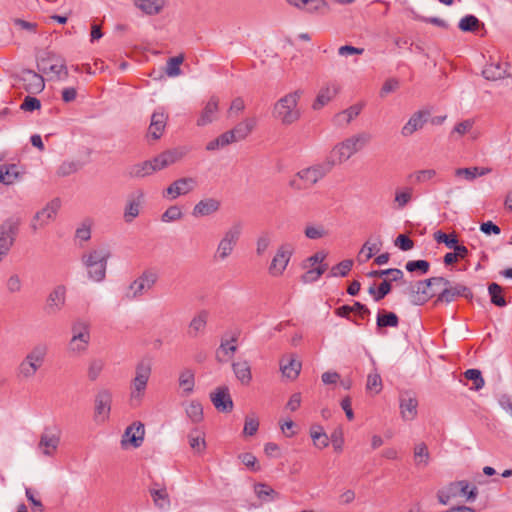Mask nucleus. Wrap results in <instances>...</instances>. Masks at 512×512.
I'll return each mask as SVG.
<instances>
[{
	"instance_id": "nucleus-1",
	"label": "nucleus",
	"mask_w": 512,
	"mask_h": 512,
	"mask_svg": "<svg viewBox=\"0 0 512 512\" xmlns=\"http://www.w3.org/2000/svg\"><path fill=\"white\" fill-rule=\"evenodd\" d=\"M111 255V249L107 244L98 245L82 255L81 262L86 268L87 276L91 281H104Z\"/></svg>"
},
{
	"instance_id": "nucleus-2",
	"label": "nucleus",
	"mask_w": 512,
	"mask_h": 512,
	"mask_svg": "<svg viewBox=\"0 0 512 512\" xmlns=\"http://www.w3.org/2000/svg\"><path fill=\"white\" fill-rule=\"evenodd\" d=\"M48 345L37 343L19 362L16 368V377L20 381L32 380L44 365L48 356Z\"/></svg>"
},
{
	"instance_id": "nucleus-3",
	"label": "nucleus",
	"mask_w": 512,
	"mask_h": 512,
	"mask_svg": "<svg viewBox=\"0 0 512 512\" xmlns=\"http://www.w3.org/2000/svg\"><path fill=\"white\" fill-rule=\"evenodd\" d=\"M371 140V135L367 132H360L344 141L336 144L328 156L329 161H333V166L342 164L350 159L358 151L362 150Z\"/></svg>"
},
{
	"instance_id": "nucleus-4",
	"label": "nucleus",
	"mask_w": 512,
	"mask_h": 512,
	"mask_svg": "<svg viewBox=\"0 0 512 512\" xmlns=\"http://www.w3.org/2000/svg\"><path fill=\"white\" fill-rule=\"evenodd\" d=\"M301 95L302 91L296 90L281 97L273 106V117L283 125H291L298 121L301 117V111L298 107Z\"/></svg>"
},
{
	"instance_id": "nucleus-5",
	"label": "nucleus",
	"mask_w": 512,
	"mask_h": 512,
	"mask_svg": "<svg viewBox=\"0 0 512 512\" xmlns=\"http://www.w3.org/2000/svg\"><path fill=\"white\" fill-rule=\"evenodd\" d=\"M333 167V161H329L327 158L323 163H318L298 171L296 178L292 179L289 185L296 190L310 188L324 178Z\"/></svg>"
},
{
	"instance_id": "nucleus-6",
	"label": "nucleus",
	"mask_w": 512,
	"mask_h": 512,
	"mask_svg": "<svg viewBox=\"0 0 512 512\" xmlns=\"http://www.w3.org/2000/svg\"><path fill=\"white\" fill-rule=\"evenodd\" d=\"M151 375V363L149 360H141L135 369V377L131 383V391H130V405L132 407H137L140 405L145 390L147 388V384Z\"/></svg>"
},
{
	"instance_id": "nucleus-7",
	"label": "nucleus",
	"mask_w": 512,
	"mask_h": 512,
	"mask_svg": "<svg viewBox=\"0 0 512 512\" xmlns=\"http://www.w3.org/2000/svg\"><path fill=\"white\" fill-rule=\"evenodd\" d=\"M72 337L68 344V351L73 355L85 352L90 342V324L82 319H77L71 326Z\"/></svg>"
},
{
	"instance_id": "nucleus-8",
	"label": "nucleus",
	"mask_w": 512,
	"mask_h": 512,
	"mask_svg": "<svg viewBox=\"0 0 512 512\" xmlns=\"http://www.w3.org/2000/svg\"><path fill=\"white\" fill-rule=\"evenodd\" d=\"M242 225L240 223L233 224L223 235L218 243L215 257L220 260L228 258L236 246L241 235Z\"/></svg>"
},
{
	"instance_id": "nucleus-9",
	"label": "nucleus",
	"mask_w": 512,
	"mask_h": 512,
	"mask_svg": "<svg viewBox=\"0 0 512 512\" xmlns=\"http://www.w3.org/2000/svg\"><path fill=\"white\" fill-rule=\"evenodd\" d=\"M112 392L107 388L98 390L94 400V420L97 423L108 421L112 406Z\"/></svg>"
},
{
	"instance_id": "nucleus-10",
	"label": "nucleus",
	"mask_w": 512,
	"mask_h": 512,
	"mask_svg": "<svg viewBox=\"0 0 512 512\" xmlns=\"http://www.w3.org/2000/svg\"><path fill=\"white\" fill-rule=\"evenodd\" d=\"M293 252H294V247L291 243L281 244L278 247V249L268 267L269 274L274 277L281 276L283 274V272L285 271Z\"/></svg>"
},
{
	"instance_id": "nucleus-11",
	"label": "nucleus",
	"mask_w": 512,
	"mask_h": 512,
	"mask_svg": "<svg viewBox=\"0 0 512 512\" xmlns=\"http://www.w3.org/2000/svg\"><path fill=\"white\" fill-rule=\"evenodd\" d=\"M197 184V180L193 177H181L163 190L162 196L169 200H175L192 192L197 187Z\"/></svg>"
},
{
	"instance_id": "nucleus-12",
	"label": "nucleus",
	"mask_w": 512,
	"mask_h": 512,
	"mask_svg": "<svg viewBox=\"0 0 512 512\" xmlns=\"http://www.w3.org/2000/svg\"><path fill=\"white\" fill-rule=\"evenodd\" d=\"M20 221L17 218H8L0 225V249L9 253L18 235Z\"/></svg>"
},
{
	"instance_id": "nucleus-13",
	"label": "nucleus",
	"mask_w": 512,
	"mask_h": 512,
	"mask_svg": "<svg viewBox=\"0 0 512 512\" xmlns=\"http://www.w3.org/2000/svg\"><path fill=\"white\" fill-rule=\"evenodd\" d=\"M60 208V200L53 199L47 205L38 211L33 217L30 227L33 232H36L38 229L46 226L50 221H52Z\"/></svg>"
},
{
	"instance_id": "nucleus-14",
	"label": "nucleus",
	"mask_w": 512,
	"mask_h": 512,
	"mask_svg": "<svg viewBox=\"0 0 512 512\" xmlns=\"http://www.w3.org/2000/svg\"><path fill=\"white\" fill-rule=\"evenodd\" d=\"M145 429L141 422H134L128 426L121 438V447L123 449L129 446L139 448L144 441Z\"/></svg>"
},
{
	"instance_id": "nucleus-15",
	"label": "nucleus",
	"mask_w": 512,
	"mask_h": 512,
	"mask_svg": "<svg viewBox=\"0 0 512 512\" xmlns=\"http://www.w3.org/2000/svg\"><path fill=\"white\" fill-rule=\"evenodd\" d=\"M158 280L156 272L148 270L144 271L137 279H135L129 286L132 291V297L137 298L152 289Z\"/></svg>"
},
{
	"instance_id": "nucleus-16",
	"label": "nucleus",
	"mask_w": 512,
	"mask_h": 512,
	"mask_svg": "<svg viewBox=\"0 0 512 512\" xmlns=\"http://www.w3.org/2000/svg\"><path fill=\"white\" fill-rule=\"evenodd\" d=\"M19 79L22 82L23 89L29 94H39L45 88L44 78L30 69L22 70Z\"/></svg>"
},
{
	"instance_id": "nucleus-17",
	"label": "nucleus",
	"mask_w": 512,
	"mask_h": 512,
	"mask_svg": "<svg viewBox=\"0 0 512 512\" xmlns=\"http://www.w3.org/2000/svg\"><path fill=\"white\" fill-rule=\"evenodd\" d=\"M465 297L471 299L473 297L472 291L465 285L457 283L454 286H445L444 289L438 294L436 302L451 303L457 297Z\"/></svg>"
},
{
	"instance_id": "nucleus-18",
	"label": "nucleus",
	"mask_w": 512,
	"mask_h": 512,
	"mask_svg": "<svg viewBox=\"0 0 512 512\" xmlns=\"http://www.w3.org/2000/svg\"><path fill=\"white\" fill-rule=\"evenodd\" d=\"M239 335V331H233L230 335H225L227 338H222L220 346L216 352V358L219 362L227 361V358H231L237 351L235 343L237 342Z\"/></svg>"
},
{
	"instance_id": "nucleus-19",
	"label": "nucleus",
	"mask_w": 512,
	"mask_h": 512,
	"mask_svg": "<svg viewBox=\"0 0 512 512\" xmlns=\"http://www.w3.org/2000/svg\"><path fill=\"white\" fill-rule=\"evenodd\" d=\"M38 68L45 73L47 71L54 73L59 79H66L68 77V69L64 60L55 58L53 55L42 58Z\"/></svg>"
},
{
	"instance_id": "nucleus-20",
	"label": "nucleus",
	"mask_w": 512,
	"mask_h": 512,
	"mask_svg": "<svg viewBox=\"0 0 512 512\" xmlns=\"http://www.w3.org/2000/svg\"><path fill=\"white\" fill-rule=\"evenodd\" d=\"M59 444L60 434L52 432L49 429H45V431L40 436L38 449L45 456H53L56 453Z\"/></svg>"
},
{
	"instance_id": "nucleus-21",
	"label": "nucleus",
	"mask_w": 512,
	"mask_h": 512,
	"mask_svg": "<svg viewBox=\"0 0 512 512\" xmlns=\"http://www.w3.org/2000/svg\"><path fill=\"white\" fill-rule=\"evenodd\" d=\"M210 399L219 412H230L233 409V401L226 386L218 387L210 394Z\"/></svg>"
},
{
	"instance_id": "nucleus-22",
	"label": "nucleus",
	"mask_w": 512,
	"mask_h": 512,
	"mask_svg": "<svg viewBox=\"0 0 512 512\" xmlns=\"http://www.w3.org/2000/svg\"><path fill=\"white\" fill-rule=\"evenodd\" d=\"M66 301V288L64 285H58L53 289L47 298L46 311L48 314L59 312Z\"/></svg>"
},
{
	"instance_id": "nucleus-23",
	"label": "nucleus",
	"mask_w": 512,
	"mask_h": 512,
	"mask_svg": "<svg viewBox=\"0 0 512 512\" xmlns=\"http://www.w3.org/2000/svg\"><path fill=\"white\" fill-rule=\"evenodd\" d=\"M430 113L428 111L419 110L415 112L408 122L402 127L401 134L404 137L411 136L414 132L422 129L424 124L427 122Z\"/></svg>"
},
{
	"instance_id": "nucleus-24",
	"label": "nucleus",
	"mask_w": 512,
	"mask_h": 512,
	"mask_svg": "<svg viewBox=\"0 0 512 512\" xmlns=\"http://www.w3.org/2000/svg\"><path fill=\"white\" fill-rule=\"evenodd\" d=\"M221 206V202L215 198H204L200 200L192 210L194 217H205L216 213Z\"/></svg>"
},
{
	"instance_id": "nucleus-25",
	"label": "nucleus",
	"mask_w": 512,
	"mask_h": 512,
	"mask_svg": "<svg viewBox=\"0 0 512 512\" xmlns=\"http://www.w3.org/2000/svg\"><path fill=\"white\" fill-rule=\"evenodd\" d=\"M143 200L144 193L141 190L136 191L129 198L124 210V219L127 223L132 222L139 215Z\"/></svg>"
},
{
	"instance_id": "nucleus-26",
	"label": "nucleus",
	"mask_w": 512,
	"mask_h": 512,
	"mask_svg": "<svg viewBox=\"0 0 512 512\" xmlns=\"http://www.w3.org/2000/svg\"><path fill=\"white\" fill-rule=\"evenodd\" d=\"M167 118V115L163 111H155L151 116L148 136L154 140H158L164 132Z\"/></svg>"
},
{
	"instance_id": "nucleus-27",
	"label": "nucleus",
	"mask_w": 512,
	"mask_h": 512,
	"mask_svg": "<svg viewBox=\"0 0 512 512\" xmlns=\"http://www.w3.org/2000/svg\"><path fill=\"white\" fill-rule=\"evenodd\" d=\"M339 92V85L337 83H330L322 87L312 105L314 110H319L327 103H329Z\"/></svg>"
},
{
	"instance_id": "nucleus-28",
	"label": "nucleus",
	"mask_w": 512,
	"mask_h": 512,
	"mask_svg": "<svg viewBox=\"0 0 512 512\" xmlns=\"http://www.w3.org/2000/svg\"><path fill=\"white\" fill-rule=\"evenodd\" d=\"M418 402L410 393H404L400 396V410L404 420H412L417 415Z\"/></svg>"
},
{
	"instance_id": "nucleus-29",
	"label": "nucleus",
	"mask_w": 512,
	"mask_h": 512,
	"mask_svg": "<svg viewBox=\"0 0 512 512\" xmlns=\"http://www.w3.org/2000/svg\"><path fill=\"white\" fill-rule=\"evenodd\" d=\"M218 102V98L215 96H212L208 100L200 114V117L197 120L198 126H206L216 119V115L218 112Z\"/></svg>"
},
{
	"instance_id": "nucleus-30",
	"label": "nucleus",
	"mask_w": 512,
	"mask_h": 512,
	"mask_svg": "<svg viewBox=\"0 0 512 512\" xmlns=\"http://www.w3.org/2000/svg\"><path fill=\"white\" fill-rule=\"evenodd\" d=\"M153 174V167L148 160L132 164L126 168L125 175L131 179H140Z\"/></svg>"
},
{
	"instance_id": "nucleus-31",
	"label": "nucleus",
	"mask_w": 512,
	"mask_h": 512,
	"mask_svg": "<svg viewBox=\"0 0 512 512\" xmlns=\"http://www.w3.org/2000/svg\"><path fill=\"white\" fill-rule=\"evenodd\" d=\"M291 5H294L307 12H324L327 4L324 0H287Z\"/></svg>"
},
{
	"instance_id": "nucleus-32",
	"label": "nucleus",
	"mask_w": 512,
	"mask_h": 512,
	"mask_svg": "<svg viewBox=\"0 0 512 512\" xmlns=\"http://www.w3.org/2000/svg\"><path fill=\"white\" fill-rule=\"evenodd\" d=\"M256 118H246L245 120L239 122L233 129L232 132L236 137L237 141L245 139L255 128L256 126Z\"/></svg>"
},
{
	"instance_id": "nucleus-33",
	"label": "nucleus",
	"mask_w": 512,
	"mask_h": 512,
	"mask_svg": "<svg viewBox=\"0 0 512 512\" xmlns=\"http://www.w3.org/2000/svg\"><path fill=\"white\" fill-rule=\"evenodd\" d=\"M376 325L378 329L386 327H397L399 325V317L394 312L381 309L377 314Z\"/></svg>"
},
{
	"instance_id": "nucleus-34",
	"label": "nucleus",
	"mask_w": 512,
	"mask_h": 512,
	"mask_svg": "<svg viewBox=\"0 0 512 512\" xmlns=\"http://www.w3.org/2000/svg\"><path fill=\"white\" fill-rule=\"evenodd\" d=\"M412 291L417 294V301H415L416 304H424L435 295V293L431 291V287L427 279L417 281L415 289Z\"/></svg>"
},
{
	"instance_id": "nucleus-35",
	"label": "nucleus",
	"mask_w": 512,
	"mask_h": 512,
	"mask_svg": "<svg viewBox=\"0 0 512 512\" xmlns=\"http://www.w3.org/2000/svg\"><path fill=\"white\" fill-rule=\"evenodd\" d=\"M490 172L491 168L488 167L457 168L455 170V176L464 177L468 181H473L477 177L487 175Z\"/></svg>"
},
{
	"instance_id": "nucleus-36",
	"label": "nucleus",
	"mask_w": 512,
	"mask_h": 512,
	"mask_svg": "<svg viewBox=\"0 0 512 512\" xmlns=\"http://www.w3.org/2000/svg\"><path fill=\"white\" fill-rule=\"evenodd\" d=\"M458 27L463 32H477L480 29L485 30V25L474 15H466L459 21Z\"/></svg>"
},
{
	"instance_id": "nucleus-37",
	"label": "nucleus",
	"mask_w": 512,
	"mask_h": 512,
	"mask_svg": "<svg viewBox=\"0 0 512 512\" xmlns=\"http://www.w3.org/2000/svg\"><path fill=\"white\" fill-rule=\"evenodd\" d=\"M208 313L201 311L196 315L189 324V335L191 337H197L200 333H203L207 324Z\"/></svg>"
},
{
	"instance_id": "nucleus-38",
	"label": "nucleus",
	"mask_w": 512,
	"mask_h": 512,
	"mask_svg": "<svg viewBox=\"0 0 512 512\" xmlns=\"http://www.w3.org/2000/svg\"><path fill=\"white\" fill-rule=\"evenodd\" d=\"M232 368L235 376L242 384L250 383L252 375L250 365L247 361L234 362Z\"/></svg>"
},
{
	"instance_id": "nucleus-39",
	"label": "nucleus",
	"mask_w": 512,
	"mask_h": 512,
	"mask_svg": "<svg viewBox=\"0 0 512 512\" xmlns=\"http://www.w3.org/2000/svg\"><path fill=\"white\" fill-rule=\"evenodd\" d=\"M451 490H454L457 493V490H460V493L467 498L469 501H474L478 495V489L476 486H471L465 481H456L451 483Z\"/></svg>"
},
{
	"instance_id": "nucleus-40",
	"label": "nucleus",
	"mask_w": 512,
	"mask_h": 512,
	"mask_svg": "<svg viewBox=\"0 0 512 512\" xmlns=\"http://www.w3.org/2000/svg\"><path fill=\"white\" fill-rule=\"evenodd\" d=\"M367 276L370 278H381V277L390 276V278L387 280L390 281V283H391V282L401 281L404 277V274H403L402 270H400L398 268H389V269H385V270L370 271L367 273Z\"/></svg>"
},
{
	"instance_id": "nucleus-41",
	"label": "nucleus",
	"mask_w": 512,
	"mask_h": 512,
	"mask_svg": "<svg viewBox=\"0 0 512 512\" xmlns=\"http://www.w3.org/2000/svg\"><path fill=\"white\" fill-rule=\"evenodd\" d=\"M150 495L154 501V504L161 510H168L170 507L169 495L165 488L150 489Z\"/></svg>"
},
{
	"instance_id": "nucleus-42",
	"label": "nucleus",
	"mask_w": 512,
	"mask_h": 512,
	"mask_svg": "<svg viewBox=\"0 0 512 512\" xmlns=\"http://www.w3.org/2000/svg\"><path fill=\"white\" fill-rule=\"evenodd\" d=\"M280 368L285 377L288 379H296L301 370V363L293 358L287 360V363H284V360L280 363Z\"/></svg>"
},
{
	"instance_id": "nucleus-43",
	"label": "nucleus",
	"mask_w": 512,
	"mask_h": 512,
	"mask_svg": "<svg viewBox=\"0 0 512 512\" xmlns=\"http://www.w3.org/2000/svg\"><path fill=\"white\" fill-rule=\"evenodd\" d=\"M482 74L485 79L496 81L504 78L506 71L501 63H491L484 67Z\"/></svg>"
},
{
	"instance_id": "nucleus-44",
	"label": "nucleus",
	"mask_w": 512,
	"mask_h": 512,
	"mask_svg": "<svg viewBox=\"0 0 512 512\" xmlns=\"http://www.w3.org/2000/svg\"><path fill=\"white\" fill-rule=\"evenodd\" d=\"M414 461L417 467H426L430 461V453L425 443H419L414 447Z\"/></svg>"
},
{
	"instance_id": "nucleus-45",
	"label": "nucleus",
	"mask_w": 512,
	"mask_h": 512,
	"mask_svg": "<svg viewBox=\"0 0 512 512\" xmlns=\"http://www.w3.org/2000/svg\"><path fill=\"white\" fill-rule=\"evenodd\" d=\"M136 6L149 15L157 14L164 5V0H135Z\"/></svg>"
},
{
	"instance_id": "nucleus-46",
	"label": "nucleus",
	"mask_w": 512,
	"mask_h": 512,
	"mask_svg": "<svg viewBox=\"0 0 512 512\" xmlns=\"http://www.w3.org/2000/svg\"><path fill=\"white\" fill-rule=\"evenodd\" d=\"M392 290V286L390 281L384 279L383 282L375 287V284L371 285L368 289V293L373 297L375 302H379L383 298H385Z\"/></svg>"
},
{
	"instance_id": "nucleus-47",
	"label": "nucleus",
	"mask_w": 512,
	"mask_h": 512,
	"mask_svg": "<svg viewBox=\"0 0 512 512\" xmlns=\"http://www.w3.org/2000/svg\"><path fill=\"white\" fill-rule=\"evenodd\" d=\"M310 436L314 445L319 449H324L329 445V437L319 425L313 426L310 430Z\"/></svg>"
},
{
	"instance_id": "nucleus-48",
	"label": "nucleus",
	"mask_w": 512,
	"mask_h": 512,
	"mask_svg": "<svg viewBox=\"0 0 512 512\" xmlns=\"http://www.w3.org/2000/svg\"><path fill=\"white\" fill-rule=\"evenodd\" d=\"M179 385L186 394L193 392L195 385V375L191 369L183 370L179 375Z\"/></svg>"
},
{
	"instance_id": "nucleus-49",
	"label": "nucleus",
	"mask_w": 512,
	"mask_h": 512,
	"mask_svg": "<svg viewBox=\"0 0 512 512\" xmlns=\"http://www.w3.org/2000/svg\"><path fill=\"white\" fill-rule=\"evenodd\" d=\"M17 177L18 171L16 165H0V183L10 185Z\"/></svg>"
},
{
	"instance_id": "nucleus-50",
	"label": "nucleus",
	"mask_w": 512,
	"mask_h": 512,
	"mask_svg": "<svg viewBox=\"0 0 512 512\" xmlns=\"http://www.w3.org/2000/svg\"><path fill=\"white\" fill-rule=\"evenodd\" d=\"M502 292L503 289L499 284L493 282L488 285L491 303L498 307H504L507 304Z\"/></svg>"
},
{
	"instance_id": "nucleus-51",
	"label": "nucleus",
	"mask_w": 512,
	"mask_h": 512,
	"mask_svg": "<svg viewBox=\"0 0 512 512\" xmlns=\"http://www.w3.org/2000/svg\"><path fill=\"white\" fill-rule=\"evenodd\" d=\"M437 176L435 169H422L417 170L409 175V179L417 184L427 183L432 181Z\"/></svg>"
},
{
	"instance_id": "nucleus-52",
	"label": "nucleus",
	"mask_w": 512,
	"mask_h": 512,
	"mask_svg": "<svg viewBox=\"0 0 512 512\" xmlns=\"http://www.w3.org/2000/svg\"><path fill=\"white\" fill-rule=\"evenodd\" d=\"M254 491L257 497L263 501L274 500L278 498L279 494L274 489H272L269 485L264 483H258L254 487Z\"/></svg>"
},
{
	"instance_id": "nucleus-53",
	"label": "nucleus",
	"mask_w": 512,
	"mask_h": 512,
	"mask_svg": "<svg viewBox=\"0 0 512 512\" xmlns=\"http://www.w3.org/2000/svg\"><path fill=\"white\" fill-rule=\"evenodd\" d=\"M352 266H353V260H351V259L343 260L331 268V270L328 274V277H339V276L345 277L351 271Z\"/></svg>"
},
{
	"instance_id": "nucleus-54",
	"label": "nucleus",
	"mask_w": 512,
	"mask_h": 512,
	"mask_svg": "<svg viewBox=\"0 0 512 512\" xmlns=\"http://www.w3.org/2000/svg\"><path fill=\"white\" fill-rule=\"evenodd\" d=\"M464 377L473 382V386L471 389L478 391L482 389L485 385L484 378L482 377V373L478 369H468L464 372Z\"/></svg>"
},
{
	"instance_id": "nucleus-55",
	"label": "nucleus",
	"mask_w": 512,
	"mask_h": 512,
	"mask_svg": "<svg viewBox=\"0 0 512 512\" xmlns=\"http://www.w3.org/2000/svg\"><path fill=\"white\" fill-rule=\"evenodd\" d=\"M183 61L184 57L182 55L169 58L165 70L166 74L169 77L179 76L181 74L180 65L183 63Z\"/></svg>"
},
{
	"instance_id": "nucleus-56",
	"label": "nucleus",
	"mask_w": 512,
	"mask_h": 512,
	"mask_svg": "<svg viewBox=\"0 0 512 512\" xmlns=\"http://www.w3.org/2000/svg\"><path fill=\"white\" fill-rule=\"evenodd\" d=\"M366 389L374 392L375 394L380 393L382 390V379L377 371L368 374Z\"/></svg>"
},
{
	"instance_id": "nucleus-57",
	"label": "nucleus",
	"mask_w": 512,
	"mask_h": 512,
	"mask_svg": "<svg viewBox=\"0 0 512 512\" xmlns=\"http://www.w3.org/2000/svg\"><path fill=\"white\" fill-rule=\"evenodd\" d=\"M434 239L437 243L445 244L449 249H452L458 243L456 234H446L441 230H438L434 233Z\"/></svg>"
},
{
	"instance_id": "nucleus-58",
	"label": "nucleus",
	"mask_w": 512,
	"mask_h": 512,
	"mask_svg": "<svg viewBox=\"0 0 512 512\" xmlns=\"http://www.w3.org/2000/svg\"><path fill=\"white\" fill-rule=\"evenodd\" d=\"M182 217L183 212L181 208L177 205H173L168 207L166 211L161 215V221L164 223H170L180 220Z\"/></svg>"
},
{
	"instance_id": "nucleus-59",
	"label": "nucleus",
	"mask_w": 512,
	"mask_h": 512,
	"mask_svg": "<svg viewBox=\"0 0 512 512\" xmlns=\"http://www.w3.org/2000/svg\"><path fill=\"white\" fill-rule=\"evenodd\" d=\"M105 363L102 359H93L88 366V378L90 381H96L103 371Z\"/></svg>"
},
{
	"instance_id": "nucleus-60",
	"label": "nucleus",
	"mask_w": 512,
	"mask_h": 512,
	"mask_svg": "<svg viewBox=\"0 0 512 512\" xmlns=\"http://www.w3.org/2000/svg\"><path fill=\"white\" fill-rule=\"evenodd\" d=\"M187 416L194 422L198 423L203 418V408L202 405L199 402L192 401L187 409H186Z\"/></svg>"
},
{
	"instance_id": "nucleus-61",
	"label": "nucleus",
	"mask_w": 512,
	"mask_h": 512,
	"mask_svg": "<svg viewBox=\"0 0 512 512\" xmlns=\"http://www.w3.org/2000/svg\"><path fill=\"white\" fill-rule=\"evenodd\" d=\"M189 445L196 452H202L205 449L206 443L204 436L198 432H191L188 435Z\"/></svg>"
},
{
	"instance_id": "nucleus-62",
	"label": "nucleus",
	"mask_w": 512,
	"mask_h": 512,
	"mask_svg": "<svg viewBox=\"0 0 512 512\" xmlns=\"http://www.w3.org/2000/svg\"><path fill=\"white\" fill-rule=\"evenodd\" d=\"M405 268L408 272L419 271L421 274H426L429 271L430 263L426 260H412L406 263Z\"/></svg>"
},
{
	"instance_id": "nucleus-63",
	"label": "nucleus",
	"mask_w": 512,
	"mask_h": 512,
	"mask_svg": "<svg viewBox=\"0 0 512 512\" xmlns=\"http://www.w3.org/2000/svg\"><path fill=\"white\" fill-rule=\"evenodd\" d=\"M159 155L162 158V163L165 167L178 162L183 157V153L176 149L164 151Z\"/></svg>"
},
{
	"instance_id": "nucleus-64",
	"label": "nucleus",
	"mask_w": 512,
	"mask_h": 512,
	"mask_svg": "<svg viewBox=\"0 0 512 512\" xmlns=\"http://www.w3.org/2000/svg\"><path fill=\"white\" fill-rule=\"evenodd\" d=\"M79 168H80V165L78 162L65 161L59 166V168L57 170V174L59 176H63V177L69 176V175L77 172L79 170Z\"/></svg>"
}]
</instances>
